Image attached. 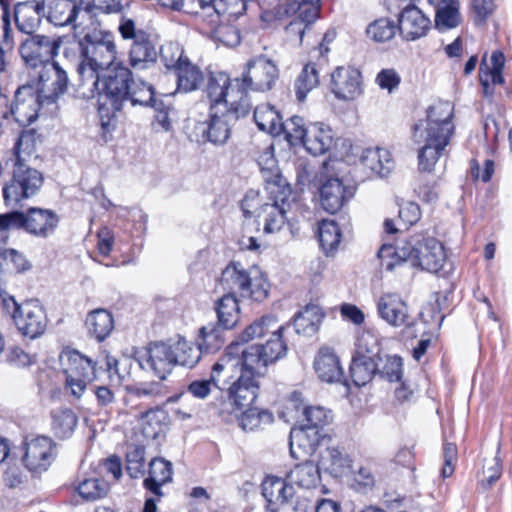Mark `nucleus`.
I'll use <instances>...</instances> for the list:
<instances>
[{
  "label": "nucleus",
  "instance_id": "obj_1",
  "mask_svg": "<svg viewBox=\"0 0 512 512\" xmlns=\"http://www.w3.org/2000/svg\"><path fill=\"white\" fill-rule=\"evenodd\" d=\"M207 94L211 100L208 128L234 126L250 111L251 102L239 78L230 80L226 73H212L208 79Z\"/></svg>",
  "mask_w": 512,
  "mask_h": 512
},
{
  "label": "nucleus",
  "instance_id": "obj_2",
  "mask_svg": "<svg viewBox=\"0 0 512 512\" xmlns=\"http://www.w3.org/2000/svg\"><path fill=\"white\" fill-rule=\"evenodd\" d=\"M60 224V216L55 210L31 206L26 210L13 209L0 214V233L22 230L38 238L52 237Z\"/></svg>",
  "mask_w": 512,
  "mask_h": 512
},
{
  "label": "nucleus",
  "instance_id": "obj_3",
  "mask_svg": "<svg viewBox=\"0 0 512 512\" xmlns=\"http://www.w3.org/2000/svg\"><path fill=\"white\" fill-rule=\"evenodd\" d=\"M219 284L225 294H238L261 302L268 296L269 284L259 271H248L240 262L231 261L221 273Z\"/></svg>",
  "mask_w": 512,
  "mask_h": 512
},
{
  "label": "nucleus",
  "instance_id": "obj_4",
  "mask_svg": "<svg viewBox=\"0 0 512 512\" xmlns=\"http://www.w3.org/2000/svg\"><path fill=\"white\" fill-rule=\"evenodd\" d=\"M79 65L104 72L117 64V47L113 35L108 31L93 29L78 41Z\"/></svg>",
  "mask_w": 512,
  "mask_h": 512
},
{
  "label": "nucleus",
  "instance_id": "obj_5",
  "mask_svg": "<svg viewBox=\"0 0 512 512\" xmlns=\"http://www.w3.org/2000/svg\"><path fill=\"white\" fill-rule=\"evenodd\" d=\"M44 182L43 174L24 162H14L12 177L3 187L7 207L22 208L23 202L35 196Z\"/></svg>",
  "mask_w": 512,
  "mask_h": 512
},
{
  "label": "nucleus",
  "instance_id": "obj_6",
  "mask_svg": "<svg viewBox=\"0 0 512 512\" xmlns=\"http://www.w3.org/2000/svg\"><path fill=\"white\" fill-rule=\"evenodd\" d=\"M65 374V386L75 398H80L88 384L98 381L97 362L77 350H65L60 355Z\"/></svg>",
  "mask_w": 512,
  "mask_h": 512
},
{
  "label": "nucleus",
  "instance_id": "obj_7",
  "mask_svg": "<svg viewBox=\"0 0 512 512\" xmlns=\"http://www.w3.org/2000/svg\"><path fill=\"white\" fill-rule=\"evenodd\" d=\"M334 164L333 161H324L315 173L319 184L320 205L330 214L338 212L353 197V192L343 181L333 176Z\"/></svg>",
  "mask_w": 512,
  "mask_h": 512
},
{
  "label": "nucleus",
  "instance_id": "obj_8",
  "mask_svg": "<svg viewBox=\"0 0 512 512\" xmlns=\"http://www.w3.org/2000/svg\"><path fill=\"white\" fill-rule=\"evenodd\" d=\"M285 326H278L264 344H252L242 351L241 361L245 367H252L256 374L265 375L267 366L286 356L287 345L283 340Z\"/></svg>",
  "mask_w": 512,
  "mask_h": 512
},
{
  "label": "nucleus",
  "instance_id": "obj_9",
  "mask_svg": "<svg viewBox=\"0 0 512 512\" xmlns=\"http://www.w3.org/2000/svg\"><path fill=\"white\" fill-rule=\"evenodd\" d=\"M409 256L407 262L412 267L421 268L431 273L444 270L446 254L443 245L433 237L414 235L408 240Z\"/></svg>",
  "mask_w": 512,
  "mask_h": 512
},
{
  "label": "nucleus",
  "instance_id": "obj_10",
  "mask_svg": "<svg viewBox=\"0 0 512 512\" xmlns=\"http://www.w3.org/2000/svg\"><path fill=\"white\" fill-rule=\"evenodd\" d=\"M200 10L196 12V16L206 23L209 33L212 37L223 40V34L230 27L223 25L222 18L225 15L240 16L246 10V0H198Z\"/></svg>",
  "mask_w": 512,
  "mask_h": 512
},
{
  "label": "nucleus",
  "instance_id": "obj_11",
  "mask_svg": "<svg viewBox=\"0 0 512 512\" xmlns=\"http://www.w3.org/2000/svg\"><path fill=\"white\" fill-rule=\"evenodd\" d=\"M60 47L58 39L45 35H30L22 41L19 51L24 63L33 68L43 70L45 66L53 63Z\"/></svg>",
  "mask_w": 512,
  "mask_h": 512
},
{
  "label": "nucleus",
  "instance_id": "obj_12",
  "mask_svg": "<svg viewBox=\"0 0 512 512\" xmlns=\"http://www.w3.org/2000/svg\"><path fill=\"white\" fill-rule=\"evenodd\" d=\"M454 130H414V138L424 137L425 144L418 150V171L431 173L449 144Z\"/></svg>",
  "mask_w": 512,
  "mask_h": 512
},
{
  "label": "nucleus",
  "instance_id": "obj_13",
  "mask_svg": "<svg viewBox=\"0 0 512 512\" xmlns=\"http://www.w3.org/2000/svg\"><path fill=\"white\" fill-rule=\"evenodd\" d=\"M278 77L277 65L265 56H259L247 63L240 82L248 95L249 90L258 92L271 90Z\"/></svg>",
  "mask_w": 512,
  "mask_h": 512
},
{
  "label": "nucleus",
  "instance_id": "obj_14",
  "mask_svg": "<svg viewBox=\"0 0 512 512\" xmlns=\"http://www.w3.org/2000/svg\"><path fill=\"white\" fill-rule=\"evenodd\" d=\"M44 15L55 26L72 25L76 30L86 26L89 10L83 9L84 0H43Z\"/></svg>",
  "mask_w": 512,
  "mask_h": 512
},
{
  "label": "nucleus",
  "instance_id": "obj_15",
  "mask_svg": "<svg viewBox=\"0 0 512 512\" xmlns=\"http://www.w3.org/2000/svg\"><path fill=\"white\" fill-rule=\"evenodd\" d=\"M281 187L273 184L268 191L272 203H265L262 206V210L267 214L264 223L265 233H274L282 228L286 214L295 201L291 186Z\"/></svg>",
  "mask_w": 512,
  "mask_h": 512
},
{
  "label": "nucleus",
  "instance_id": "obj_16",
  "mask_svg": "<svg viewBox=\"0 0 512 512\" xmlns=\"http://www.w3.org/2000/svg\"><path fill=\"white\" fill-rule=\"evenodd\" d=\"M136 360L143 370L152 371L161 380L175 367L173 347L162 341L152 342L145 349L138 351Z\"/></svg>",
  "mask_w": 512,
  "mask_h": 512
},
{
  "label": "nucleus",
  "instance_id": "obj_17",
  "mask_svg": "<svg viewBox=\"0 0 512 512\" xmlns=\"http://www.w3.org/2000/svg\"><path fill=\"white\" fill-rule=\"evenodd\" d=\"M263 374H256L252 367L241 363L239 376L227 387V397L230 404L238 410L249 407L255 402L259 393L258 379Z\"/></svg>",
  "mask_w": 512,
  "mask_h": 512
},
{
  "label": "nucleus",
  "instance_id": "obj_18",
  "mask_svg": "<svg viewBox=\"0 0 512 512\" xmlns=\"http://www.w3.org/2000/svg\"><path fill=\"white\" fill-rule=\"evenodd\" d=\"M54 447L53 440L46 436L26 439L20 447L22 464L32 473L46 471L54 460Z\"/></svg>",
  "mask_w": 512,
  "mask_h": 512
},
{
  "label": "nucleus",
  "instance_id": "obj_19",
  "mask_svg": "<svg viewBox=\"0 0 512 512\" xmlns=\"http://www.w3.org/2000/svg\"><path fill=\"white\" fill-rule=\"evenodd\" d=\"M102 73V96L110 101L114 111H118L129 93L131 71L118 62Z\"/></svg>",
  "mask_w": 512,
  "mask_h": 512
},
{
  "label": "nucleus",
  "instance_id": "obj_20",
  "mask_svg": "<svg viewBox=\"0 0 512 512\" xmlns=\"http://www.w3.org/2000/svg\"><path fill=\"white\" fill-rule=\"evenodd\" d=\"M279 18L290 19L285 27L287 38L291 42L302 43L305 31L316 21V9L304 4L299 7L295 4H279L277 8Z\"/></svg>",
  "mask_w": 512,
  "mask_h": 512
},
{
  "label": "nucleus",
  "instance_id": "obj_21",
  "mask_svg": "<svg viewBox=\"0 0 512 512\" xmlns=\"http://www.w3.org/2000/svg\"><path fill=\"white\" fill-rule=\"evenodd\" d=\"M272 134L274 130H267ZM293 135L289 130H277L274 136L284 135V138L293 146L301 144L307 152L317 156L322 155L334 145L332 130H293Z\"/></svg>",
  "mask_w": 512,
  "mask_h": 512
},
{
  "label": "nucleus",
  "instance_id": "obj_22",
  "mask_svg": "<svg viewBox=\"0 0 512 512\" xmlns=\"http://www.w3.org/2000/svg\"><path fill=\"white\" fill-rule=\"evenodd\" d=\"M38 79V93L47 104L56 102L60 96L64 95L69 84L66 70L55 61L38 72Z\"/></svg>",
  "mask_w": 512,
  "mask_h": 512
},
{
  "label": "nucleus",
  "instance_id": "obj_23",
  "mask_svg": "<svg viewBox=\"0 0 512 512\" xmlns=\"http://www.w3.org/2000/svg\"><path fill=\"white\" fill-rule=\"evenodd\" d=\"M14 323L23 336L35 339L45 332L47 318L38 300H28L22 303L20 314L14 315Z\"/></svg>",
  "mask_w": 512,
  "mask_h": 512
},
{
  "label": "nucleus",
  "instance_id": "obj_24",
  "mask_svg": "<svg viewBox=\"0 0 512 512\" xmlns=\"http://www.w3.org/2000/svg\"><path fill=\"white\" fill-rule=\"evenodd\" d=\"M44 103L46 100L41 99L39 93L35 95L31 86H22L15 93L11 114L16 123L25 128L37 119L38 107Z\"/></svg>",
  "mask_w": 512,
  "mask_h": 512
},
{
  "label": "nucleus",
  "instance_id": "obj_25",
  "mask_svg": "<svg viewBox=\"0 0 512 512\" xmlns=\"http://www.w3.org/2000/svg\"><path fill=\"white\" fill-rule=\"evenodd\" d=\"M331 89L338 99H356L362 93L360 71L351 66L337 67L331 74Z\"/></svg>",
  "mask_w": 512,
  "mask_h": 512
},
{
  "label": "nucleus",
  "instance_id": "obj_26",
  "mask_svg": "<svg viewBox=\"0 0 512 512\" xmlns=\"http://www.w3.org/2000/svg\"><path fill=\"white\" fill-rule=\"evenodd\" d=\"M398 22L400 35L406 41H415L426 36L431 27L430 19L415 5L405 7Z\"/></svg>",
  "mask_w": 512,
  "mask_h": 512
},
{
  "label": "nucleus",
  "instance_id": "obj_27",
  "mask_svg": "<svg viewBox=\"0 0 512 512\" xmlns=\"http://www.w3.org/2000/svg\"><path fill=\"white\" fill-rule=\"evenodd\" d=\"M377 311L381 319L394 327L409 326L406 303L397 294L382 295L377 302Z\"/></svg>",
  "mask_w": 512,
  "mask_h": 512
},
{
  "label": "nucleus",
  "instance_id": "obj_28",
  "mask_svg": "<svg viewBox=\"0 0 512 512\" xmlns=\"http://www.w3.org/2000/svg\"><path fill=\"white\" fill-rule=\"evenodd\" d=\"M172 477L173 464L162 457H155L149 462L148 476L144 479L143 486L160 499L164 495L161 487L172 482Z\"/></svg>",
  "mask_w": 512,
  "mask_h": 512
},
{
  "label": "nucleus",
  "instance_id": "obj_29",
  "mask_svg": "<svg viewBox=\"0 0 512 512\" xmlns=\"http://www.w3.org/2000/svg\"><path fill=\"white\" fill-rule=\"evenodd\" d=\"M314 369L318 377L327 383L341 382L344 378L339 357L329 347L320 348L314 360Z\"/></svg>",
  "mask_w": 512,
  "mask_h": 512
},
{
  "label": "nucleus",
  "instance_id": "obj_30",
  "mask_svg": "<svg viewBox=\"0 0 512 512\" xmlns=\"http://www.w3.org/2000/svg\"><path fill=\"white\" fill-rule=\"evenodd\" d=\"M295 490L292 484L285 479L276 476H268L262 483V495L267 501V508L271 512H277L274 505L288 504L293 498Z\"/></svg>",
  "mask_w": 512,
  "mask_h": 512
},
{
  "label": "nucleus",
  "instance_id": "obj_31",
  "mask_svg": "<svg viewBox=\"0 0 512 512\" xmlns=\"http://www.w3.org/2000/svg\"><path fill=\"white\" fill-rule=\"evenodd\" d=\"M324 439L317 430L311 432V430L309 431L301 427L298 430H293L290 433L289 439L290 454L295 459L309 457L315 453L317 447Z\"/></svg>",
  "mask_w": 512,
  "mask_h": 512
},
{
  "label": "nucleus",
  "instance_id": "obj_32",
  "mask_svg": "<svg viewBox=\"0 0 512 512\" xmlns=\"http://www.w3.org/2000/svg\"><path fill=\"white\" fill-rule=\"evenodd\" d=\"M44 15L43 2L35 0L18 3L15 6L14 17L18 29L26 34H31L40 25Z\"/></svg>",
  "mask_w": 512,
  "mask_h": 512
},
{
  "label": "nucleus",
  "instance_id": "obj_33",
  "mask_svg": "<svg viewBox=\"0 0 512 512\" xmlns=\"http://www.w3.org/2000/svg\"><path fill=\"white\" fill-rule=\"evenodd\" d=\"M491 66H488L483 59L480 65V83L483 88V94L485 97H491L494 93L490 87V83L503 85L505 83L502 72L505 66L504 54L496 50L491 55Z\"/></svg>",
  "mask_w": 512,
  "mask_h": 512
},
{
  "label": "nucleus",
  "instance_id": "obj_34",
  "mask_svg": "<svg viewBox=\"0 0 512 512\" xmlns=\"http://www.w3.org/2000/svg\"><path fill=\"white\" fill-rule=\"evenodd\" d=\"M157 59V50L147 34H140L132 43L129 52V64L135 70L147 69Z\"/></svg>",
  "mask_w": 512,
  "mask_h": 512
},
{
  "label": "nucleus",
  "instance_id": "obj_35",
  "mask_svg": "<svg viewBox=\"0 0 512 512\" xmlns=\"http://www.w3.org/2000/svg\"><path fill=\"white\" fill-rule=\"evenodd\" d=\"M85 326L89 336L98 342L104 341L114 329L112 314L103 308L95 309L86 316Z\"/></svg>",
  "mask_w": 512,
  "mask_h": 512
},
{
  "label": "nucleus",
  "instance_id": "obj_36",
  "mask_svg": "<svg viewBox=\"0 0 512 512\" xmlns=\"http://www.w3.org/2000/svg\"><path fill=\"white\" fill-rule=\"evenodd\" d=\"M286 479L304 489L316 488L321 481L320 469L313 461L305 459L290 470Z\"/></svg>",
  "mask_w": 512,
  "mask_h": 512
},
{
  "label": "nucleus",
  "instance_id": "obj_37",
  "mask_svg": "<svg viewBox=\"0 0 512 512\" xmlns=\"http://www.w3.org/2000/svg\"><path fill=\"white\" fill-rule=\"evenodd\" d=\"M177 77V91L189 93L198 90L205 81L203 71L189 59L175 69Z\"/></svg>",
  "mask_w": 512,
  "mask_h": 512
},
{
  "label": "nucleus",
  "instance_id": "obj_38",
  "mask_svg": "<svg viewBox=\"0 0 512 512\" xmlns=\"http://www.w3.org/2000/svg\"><path fill=\"white\" fill-rule=\"evenodd\" d=\"M77 72L79 78L75 85L76 97L88 100L99 95L102 98V89H99L101 72L82 65H78Z\"/></svg>",
  "mask_w": 512,
  "mask_h": 512
},
{
  "label": "nucleus",
  "instance_id": "obj_39",
  "mask_svg": "<svg viewBox=\"0 0 512 512\" xmlns=\"http://www.w3.org/2000/svg\"><path fill=\"white\" fill-rule=\"evenodd\" d=\"M303 419L300 427L311 432L318 431L320 436L326 438L325 427L332 422L333 416L330 410L321 406L304 407L302 412Z\"/></svg>",
  "mask_w": 512,
  "mask_h": 512
},
{
  "label": "nucleus",
  "instance_id": "obj_40",
  "mask_svg": "<svg viewBox=\"0 0 512 512\" xmlns=\"http://www.w3.org/2000/svg\"><path fill=\"white\" fill-rule=\"evenodd\" d=\"M228 329L217 323H208L199 330L197 345L202 353H214L225 344L224 333Z\"/></svg>",
  "mask_w": 512,
  "mask_h": 512
},
{
  "label": "nucleus",
  "instance_id": "obj_41",
  "mask_svg": "<svg viewBox=\"0 0 512 512\" xmlns=\"http://www.w3.org/2000/svg\"><path fill=\"white\" fill-rule=\"evenodd\" d=\"M321 319L319 308L307 305L304 310L295 314L292 325L298 335L312 336L318 331Z\"/></svg>",
  "mask_w": 512,
  "mask_h": 512
},
{
  "label": "nucleus",
  "instance_id": "obj_42",
  "mask_svg": "<svg viewBox=\"0 0 512 512\" xmlns=\"http://www.w3.org/2000/svg\"><path fill=\"white\" fill-rule=\"evenodd\" d=\"M217 314V324L226 329H232L237 321L239 314V304L236 296L224 294L215 305Z\"/></svg>",
  "mask_w": 512,
  "mask_h": 512
},
{
  "label": "nucleus",
  "instance_id": "obj_43",
  "mask_svg": "<svg viewBox=\"0 0 512 512\" xmlns=\"http://www.w3.org/2000/svg\"><path fill=\"white\" fill-rule=\"evenodd\" d=\"M379 362L382 360L352 357L349 370L354 385L361 387L370 382L377 375Z\"/></svg>",
  "mask_w": 512,
  "mask_h": 512
},
{
  "label": "nucleus",
  "instance_id": "obj_44",
  "mask_svg": "<svg viewBox=\"0 0 512 512\" xmlns=\"http://www.w3.org/2000/svg\"><path fill=\"white\" fill-rule=\"evenodd\" d=\"M258 165L261 170L262 178L266 183L267 192L270 191V187L273 184L279 186V188H282L281 186H290L281 175L277 161L271 151L267 150L260 155Z\"/></svg>",
  "mask_w": 512,
  "mask_h": 512
},
{
  "label": "nucleus",
  "instance_id": "obj_45",
  "mask_svg": "<svg viewBox=\"0 0 512 512\" xmlns=\"http://www.w3.org/2000/svg\"><path fill=\"white\" fill-rule=\"evenodd\" d=\"M321 464L325 471L333 477L343 476L351 466V460L347 454L337 447L326 449L325 455L322 456Z\"/></svg>",
  "mask_w": 512,
  "mask_h": 512
},
{
  "label": "nucleus",
  "instance_id": "obj_46",
  "mask_svg": "<svg viewBox=\"0 0 512 512\" xmlns=\"http://www.w3.org/2000/svg\"><path fill=\"white\" fill-rule=\"evenodd\" d=\"M239 426L244 431H256L263 429L274 421V416L268 409L247 407L238 419Z\"/></svg>",
  "mask_w": 512,
  "mask_h": 512
},
{
  "label": "nucleus",
  "instance_id": "obj_47",
  "mask_svg": "<svg viewBox=\"0 0 512 512\" xmlns=\"http://www.w3.org/2000/svg\"><path fill=\"white\" fill-rule=\"evenodd\" d=\"M361 162L364 166L384 177L388 175L392 167L390 153L383 148H374L364 150L361 156Z\"/></svg>",
  "mask_w": 512,
  "mask_h": 512
},
{
  "label": "nucleus",
  "instance_id": "obj_48",
  "mask_svg": "<svg viewBox=\"0 0 512 512\" xmlns=\"http://www.w3.org/2000/svg\"><path fill=\"white\" fill-rule=\"evenodd\" d=\"M175 366L194 367L201 359L202 351L198 345L188 342L182 337L172 345Z\"/></svg>",
  "mask_w": 512,
  "mask_h": 512
},
{
  "label": "nucleus",
  "instance_id": "obj_49",
  "mask_svg": "<svg viewBox=\"0 0 512 512\" xmlns=\"http://www.w3.org/2000/svg\"><path fill=\"white\" fill-rule=\"evenodd\" d=\"M318 241L327 256L337 250L341 241V231L335 221L323 220L319 223Z\"/></svg>",
  "mask_w": 512,
  "mask_h": 512
},
{
  "label": "nucleus",
  "instance_id": "obj_50",
  "mask_svg": "<svg viewBox=\"0 0 512 512\" xmlns=\"http://www.w3.org/2000/svg\"><path fill=\"white\" fill-rule=\"evenodd\" d=\"M377 255L381 261L382 267L387 271H392L397 265L407 262L409 256L408 240L396 247L391 244H383Z\"/></svg>",
  "mask_w": 512,
  "mask_h": 512
},
{
  "label": "nucleus",
  "instance_id": "obj_51",
  "mask_svg": "<svg viewBox=\"0 0 512 512\" xmlns=\"http://www.w3.org/2000/svg\"><path fill=\"white\" fill-rule=\"evenodd\" d=\"M52 429L59 438H68L72 435L78 423V418L73 410L60 408L52 411Z\"/></svg>",
  "mask_w": 512,
  "mask_h": 512
},
{
  "label": "nucleus",
  "instance_id": "obj_52",
  "mask_svg": "<svg viewBox=\"0 0 512 512\" xmlns=\"http://www.w3.org/2000/svg\"><path fill=\"white\" fill-rule=\"evenodd\" d=\"M37 130H21L13 148L15 162L26 163L35 152L38 142H41Z\"/></svg>",
  "mask_w": 512,
  "mask_h": 512
},
{
  "label": "nucleus",
  "instance_id": "obj_53",
  "mask_svg": "<svg viewBox=\"0 0 512 512\" xmlns=\"http://www.w3.org/2000/svg\"><path fill=\"white\" fill-rule=\"evenodd\" d=\"M166 424L167 414L162 408L156 407L142 413V432L147 438H157Z\"/></svg>",
  "mask_w": 512,
  "mask_h": 512
},
{
  "label": "nucleus",
  "instance_id": "obj_54",
  "mask_svg": "<svg viewBox=\"0 0 512 512\" xmlns=\"http://www.w3.org/2000/svg\"><path fill=\"white\" fill-rule=\"evenodd\" d=\"M79 496L87 502L104 498L109 492V484L100 478H87L76 487Z\"/></svg>",
  "mask_w": 512,
  "mask_h": 512
},
{
  "label": "nucleus",
  "instance_id": "obj_55",
  "mask_svg": "<svg viewBox=\"0 0 512 512\" xmlns=\"http://www.w3.org/2000/svg\"><path fill=\"white\" fill-rule=\"evenodd\" d=\"M277 327V319L274 316L266 315L255 320L249 326H247L245 330L239 335V339L242 342H248L255 338H260L266 336L267 334H272V331H274Z\"/></svg>",
  "mask_w": 512,
  "mask_h": 512
},
{
  "label": "nucleus",
  "instance_id": "obj_56",
  "mask_svg": "<svg viewBox=\"0 0 512 512\" xmlns=\"http://www.w3.org/2000/svg\"><path fill=\"white\" fill-rule=\"evenodd\" d=\"M91 391L96 400V406L100 412L110 414L118 403L116 389L111 385L97 383L91 384Z\"/></svg>",
  "mask_w": 512,
  "mask_h": 512
},
{
  "label": "nucleus",
  "instance_id": "obj_57",
  "mask_svg": "<svg viewBox=\"0 0 512 512\" xmlns=\"http://www.w3.org/2000/svg\"><path fill=\"white\" fill-rule=\"evenodd\" d=\"M318 83V72L315 66L312 64L305 65L295 82L297 100L303 102L307 94L314 89Z\"/></svg>",
  "mask_w": 512,
  "mask_h": 512
},
{
  "label": "nucleus",
  "instance_id": "obj_58",
  "mask_svg": "<svg viewBox=\"0 0 512 512\" xmlns=\"http://www.w3.org/2000/svg\"><path fill=\"white\" fill-rule=\"evenodd\" d=\"M254 119L258 128H285L280 113L269 104H262L255 108Z\"/></svg>",
  "mask_w": 512,
  "mask_h": 512
},
{
  "label": "nucleus",
  "instance_id": "obj_59",
  "mask_svg": "<svg viewBox=\"0 0 512 512\" xmlns=\"http://www.w3.org/2000/svg\"><path fill=\"white\" fill-rule=\"evenodd\" d=\"M380 350L377 339L372 334L365 333L357 338L352 357L382 360Z\"/></svg>",
  "mask_w": 512,
  "mask_h": 512
},
{
  "label": "nucleus",
  "instance_id": "obj_60",
  "mask_svg": "<svg viewBox=\"0 0 512 512\" xmlns=\"http://www.w3.org/2000/svg\"><path fill=\"white\" fill-rule=\"evenodd\" d=\"M126 100H130L132 105H151L154 102V90L152 85L142 80L132 79Z\"/></svg>",
  "mask_w": 512,
  "mask_h": 512
},
{
  "label": "nucleus",
  "instance_id": "obj_61",
  "mask_svg": "<svg viewBox=\"0 0 512 512\" xmlns=\"http://www.w3.org/2000/svg\"><path fill=\"white\" fill-rule=\"evenodd\" d=\"M398 30L394 21L388 18H381L371 23L367 29V35L376 42L391 40Z\"/></svg>",
  "mask_w": 512,
  "mask_h": 512
},
{
  "label": "nucleus",
  "instance_id": "obj_62",
  "mask_svg": "<svg viewBox=\"0 0 512 512\" xmlns=\"http://www.w3.org/2000/svg\"><path fill=\"white\" fill-rule=\"evenodd\" d=\"M145 448L141 445L131 446L126 453V470L131 478L145 474Z\"/></svg>",
  "mask_w": 512,
  "mask_h": 512
},
{
  "label": "nucleus",
  "instance_id": "obj_63",
  "mask_svg": "<svg viewBox=\"0 0 512 512\" xmlns=\"http://www.w3.org/2000/svg\"><path fill=\"white\" fill-rule=\"evenodd\" d=\"M160 59L168 69H177L184 60L189 58L184 56L182 46L177 42H166L160 48Z\"/></svg>",
  "mask_w": 512,
  "mask_h": 512
},
{
  "label": "nucleus",
  "instance_id": "obj_64",
  "mask_svg": "<svg viewBox=\"0 0 512 512\" xmlns=\"http://www.w3.org/2000/svg\"><path fill=\"white\" fill-rule=\"evenodd\" d=\"M403 362L399 356H386L385 360L379 362V369H377V375L381 379L389 382L401 381L403 376Z\"/></svg>",
  "mask_w": 512,
  "mask_h": 512
}]
</instances>
